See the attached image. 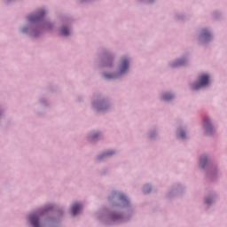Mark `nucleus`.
Masks as SVG:
<instances>
[{"instance_id":"10","label":"nucleus","mask_w":227,"mask_h":227,"mask_svg":"<svg viewBox=\"0 0 227 227\" xmlns=\"http://www.w3.org/2000/svg\"><path fill=\"white\" fill-rule=\"evenodd\" d=\"M171 98H173V95L171 94L166 93V94H163L162 96L163 100H171Z\"/></svg>"},{"instance_id":"9","label":"nucleus","mask_w":227,"mask_h":227,"mask_svg":"<svg viewBox=\"0 0 227 227\" xmlns=\"http://www.w3.org/2000/svg\"><path fill=\"white\" fill-rule=\"evenodd\" d=\"M114 152L111 151V152H107L103 153L101 156L98 157V159H102L104 157H111V155H114Z\"/></svg>"},{"instance_id":"13","label":"nucleus","mask_w":227,"mask_h":227,"mask_svg":"<svg viewBox=\"0 0 227 227\" xmlns=\"http://www.w3.org/2000/svg\"><path fill=\"white\" fill-rule=\"evenodd\" d=\"M120 200L123 201L124 203H129V200H127V197L123 194L120 195Z\"/></svg>"},{"instance_id":"17","label":"nucleus","mask_w":227,"mask_h":227,"mask_svg":"<svg viewBox=\"0 0 227 227\" xmlns=\"http://www.w3.org/2000/svg\"><path fill=\"white\" fill-rule=\"evenodd\" d=\"M206 203L207 205H210V203H212V200L210 199H207Z\"/></svg>"},{"instance_id":"3","label":"nucleus","mask_w":227,"mask_h":227,"mask_svg":"<svg viewBox=\"0 0 227 227\" xmlns=\"http://www.w3.org/2000/svg\"><path fill=\"white\" fill-rule=\"evenodd\" d=\"M128 68H129V60L127 59H123L121 62V67H120L121 74L127 72Z\"/></svg>"},{"instance_id":"7","label":"nucleus","mask_w":227,"mask_h":227,"mask_svg":"<svg viewBox=\"0 0 227 227\" xmlns=\"http://www.w3.org/2000/svg\"><path fill=\"white\" fill-rule=\"evenodd\" d=\"M202 38H204V40H208V38H210V32H208L207 29H204L202 31Z\"/></svg>"},{"instance_id":"5","label":"nucleus","mask_w":227,"mask_h":227,"mask_svg":"<svg viewBox=\"0 0 227 227\" xmlns=\"http://www.w3.org/2000/svg\"><path fill=\"white\" fill-rule=\"evenodd\" d=\"M81 208H82V206L81 204H74L71 207V214H73L74 215H77Z\"/></svg>"},{"instance_id":"14","label":"nucleus","mask_w":227,"mask_h":227,"mask_svg":"<svg viewBox=\"0 0 227 227\" xmlns=\"http://www.w3.org/2000/svg\"><path fill=\"white\" fill-rule=\"evenodd\" d=\"M151 189H150V185H145L144 186V192L146 194L148 192H150Z\"/></svg>"},{"instance_id":"1","label":"nucleus","mask_w":227,"mask_h":227,"mask_svg":"<svg viewBox=\"0 0 227 227\" xmlns=\"http://www.w3.org/2000/svg\"><path fill=\"white\" fill-rule=\"evenodd\" d=\"M208 84V75L202 74L199 77V83H194L192 88V90H200V88H203Z\"/></svg>"},{"instance_id":"2","label":"nucleus","mask_w":227,"mask_h":227,"mask_svg":"<svg viewBox=\"0 0 227 227\" xmlns=\"http://www.w3.org/2000/svg\"><path fill=\"white\" fill-rule=\"evenodd\" d=\"M44 15H45V11L42 10V11H40V12L38 14L30 15L28 17V21L29 22H36V20H40V19H42V17H43Z\"/></svg>"},{"instance_id":"6","label":"nucleus","mask_w":227,"mask_h":227,"mask_svg":"<svg viewBox=\"0 0 227 227\" xmlns=\"http://www.w3.org/2000/svg\"><path fill=\"white\" fill-rule=\"evenodd\" d=\"M204 127L206 129L207 134H212V125L210 124V120H204Z\"/></svg>"},{"instance_id":"8","label":"nucleus","mask_w":227,"mask_h":227,"mask_svg":"<svg viewBox=\"0 0 227 227\" xmlns=\"http://www.w3.org/2000/svg\"><path fill=\"white\" fill-rule=\"evenodd\" d=\"M60 33L62 36H68L70 35V30H68L67 27H63Z\"/></svg>"},{"instance_id":"18","label":"nucleus","mask_w":227,"mask_h":227,"mask_svg":"<svg viewBox=\"0 0 227 227\" xmlns=\"http://www.w3.org/2000/svg\"><path fill=\"white\" fill-rule=\"evenodd\" d=\"M96 137H98V134L93 135V136L91 137V139H95Z\"/></svg>"},{"instance_id":"15","label":"nucleus","mask_w":227,"mask_h":227,"mask_svg":"<svg viewBox=\"0 0 227 227\" xmlns=\"http://www.w3.org/2000/svg\"><path fill=\"white\" fill-rule=\"evenodd\" d=\"M180 65H184V62H182V60H178L176 64H174V66L178 67Z\"/></svg>"},{"instance_id":"4","label":"nucleus","mask_w":227,"mask_h":227,"mask_svg":"<svg viewBox=\"0 0 227 227\" xmlns=\"http://www.w3.org/2000/svg\"><path fill=\"white\" fill-rule=\"evenodd\" d=\"M29 221L34 227H40V223H38V215H31L29 217Z\"/></svg>"},{"instance_id":"11","label":"nucleus","mask_w":227,"mask_h":227,"mask_svg":"<svg viewBox=\"0 0 227 227\" xmlns=\"http://www.w3.org/2000/svg\"><path fill=\"white\" fill-rule=\"evenodd\" d=\"M177 137H180L181 139H184V137H185V132L184 130L180 129L177 132Z\"/></svg>"},{"instance_id":"16","label":"nucleus","mask_w":227,"mask_h":227,"mask_svg":"<svg viewBox=\"0 0 227 227\" xmlns=\"http://www.w3.org/2000/svg\"><path fill=\"white\" fill-rule=\"evenodd\" d=\"M105 77H106V79H113V74H105Z\"/></svg>"},{"instance_id":"12","label":"nucleus","mask_w":227,"mask_h":227,"mask_svg":"<svg viewBox=\"0 0 227 227\" xmlns=\"http://www.w3.org/2000/svg\"><path fill=\"white\" fill-rule=\"evenodd\" d=\"M200 165L202 166V168H205V164H207V157L204 158H200Z\"/></svg>"}]
</instances>
